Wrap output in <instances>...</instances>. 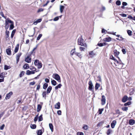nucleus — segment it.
<instances>
[{
	"label": "nucleus",
	"instance_id": "f257e3e1",
	"mask_svg": "<svg viewBox=\"0 0 135 135\" xmlns=\"http://www.w3.org/2000/svg\"><path fill=\"white\" fill-rule=\"evenodd\" d=\"M78 44L79 45L83 46L85 47H87V45L84 42L82 36H81L80 37H79L78 39Z\"/></svg>",
	"mask_w": 135,
	"mask_h": 135
},
{
	"label": "nucleus",
	"instance_id": "f03ea898",
	"mask_svg": "<svg viewBox=\"0 0 135 135\" xmlns=\"http://www.w3.org/2000/svg\"><path fill=\"white\" fill-rule=\"evenodd\" d=\"M34 64L36 66H37V68L38 69H40L42 67V64L41 62H39L38 60H36L35 61Z\"/></svg>",
	"mask_w": 135,
	"mask_h": 135
},
{
	"label": "nucleus",
	"instance_id": "7ed1b4c3",
	"mask_svg": "<svg viewBox=\"0 0 135 135\" xmlns=\"http://www.w3.org/2000/svg\"><path fill=\"white\" fill-rule=\"evenodd\" d=\"M52 77L54 78L57 80L59 82H61L60 78L59 75L56 74H54L53 75Z\"/></svg>",
	"mask_w": 135,
	"mask_h": 135
},
{
	"label": "nucleus",
	"instance_id": "20e7f679",
	"mask_svg": "<svg viewBox=\"0 0 135 135\" xmlns=\"http://www.w3.org/2000/svg\"><path fill=\"white\" fill-rule=\"evenodd\" d=\"M89 86L88 88V89L90 90L91 91L93 88V85L92 83V82L91 81H90L89 83Z\"/></svg>",
	"mask_w": 135,
	"mask_h": 135
},
{
	"label": "nucleus",
	"instance_id": "39448f33",
	"mask_svg": "<svg viewBox=\"0 0 135 135\" xmlns=\"http://www.w3.org/2000/svg\"><path fill=\"white\" fill-rule=\"evenodd\" d=\"M102 98L101 100V104L102 105H104L105 103L106 99L105 97L103 95L102 96Z\"/></svg>",
	"mask_w": 135,
	"mask_h": 135
},
{
	"label": "nucleus",
	"instance_id": "423d86ee",
	"mask_svg": "<svg viewBox=\"0 0 135 135\" xmlns=\"http://www.w3.org/2000/svg\"><path fill=\"white\" fill-rule=\"evenodd\" d=\"M13 94V93L12 91L8 93L7 94L6 97L5 99H9L11 96Z\"/></svg>",
	"mask_w": 135,
	"mask_h": 135
},
{
	"label": "nucleus",
	"instance_id": "0eeeda50",
	"mask_svg": "<svg viewBox=\"0 0 135 135\" xmlns=\"http://www.w3.org/2000/svg\"><path fill=\"white\" fill-rule=\"evenodd\" d=\"M112 40V38L110 37H106L104 38L103 40V41L105 42H109L111 41Z\"/></svg>",
	"mask_w": 135,
	"mask_h": 135
},
{
	"label": "nucleus",
	"instance_id": "6e6552de",
	"mask_svg": "<svg viewBox=\"0 0 135 135\" xmlns=\"http://www.w3.org/2000/svg\"><path fill=\"white\" fill-rule=\"evenodd\" d=\"M21 55L22 54L21 53H19L16 56L17 63L19 61L20 59V56H21Z\"/></svg>",
	"mask_w": 135,
	"mask_h": 135
},
{
	"label": "nucleus",
	"instance_id": "1a4fd4ad",
	"mask_svg": "<svg viewBox=\"0 0 135 135\" xmlns=\"http://www.w3.org/2000/svg\"><path fill=\"white\" fill-rule=\"evenodd\" d=\"M25 61L28 63H30L31 61V58L29 56H27L25 58Z\"/></svg>",
	"mask_w": 135,
	"mask_h": 135
},
{
	"label": "nucleus",
	"instance_id": "9d476101",
	"mask_svg": "<svg viewBox=\"0 0 135 135\" xmlns=\"http://www.w3.org/2000/svg\"><path fill=\"white\" fill-rule=\"evenodd\" d=\"M116 122L115 120H113L111 124V126L112 128H113L116 125Z\"/></svg>",
	"mask_w": 135,
	"mask_h": 135
},
{
	"label": "nucleus",
	"instance_id": "9b49d317",
	"mask_svg": "<svg viewBox=\"0 0 135 135\" xmlns=\"http://www.w3.org/2000/svg\"><path fill=\"white\" fill-rule=\"evenodd\" d=\"M114 54L115 56H116L117 57H118V59H119V57H118V56L120 53V52L119 51H118L116 50H114Z\"/></svg>",
	"mask_w": 135,
	"mask_h": 135
},
{
	"label": "nucleus",
	"instance_id": "f8f14e48",
	"mask_svg": "<svg viewBox=\"0 0 135 135\" xmlns=\"http://www.w3.org/2000/svg\"><path fill=\"white\" fill-rule=\"evenodd\" d=\"M6 38L7 40L9 38V32L7 30H6Z\"/></svg>",
	"mask_w": 135,
	"mask_h": 135
},
{
	"label": "nucleus",
	"instance_id": "ddd939ff",
	"mask_svg": "<svg viewBox=\"0 0 135 135\" xmlns=\"http://www.w3.org/2000/svg\"><path fill=\"white\" fill-rule=\"evenodd\" d=\"M6 52L7 54L8 55H11V49L8 48L6 50Z\"/></svg>",
	"mask_w": 135,
	"mask_h": 135
},
{
	"label": "nucleus",
	"instance_id": "4468645a",
	"mask_svg": "<svg viewBox=\"0 0 135 135\" xmlns=\"http://www.w3.org/2000/svg\"><path fill=\"white\" fill-rule=\"evenodd\" d=\"M35 73V72L34 71L27 70V71L26 74L27 75H29L31 74H34Z\"/></svg>",
	"mask_w": 135,
	"mask_h": 135
},
{
	"label": "nucleus",
	"instance_id": "2eb2a0df",
	"mask_svg": "<svg viewBox=\"0 0 135 135\" xmlns=\"http://www.w3.org/2000/svg\"><path fill=\"white\" fill-rule=\"evenodd\" d=\"M128 97L126 96H124L122 98V101L123 102H126L127 100Z\"/></svg>",
	"mask_w": 135,
	"mask_h": 135
},
{
	"label": "nucleus",
	"instance_id": "dca6fc26",
	"mask_svg": "<svg viewBox=\"0 0 135 135\" xmlns=\"http://www.w3.org/2000/svg\"><path fill=\"white\" fill-rule=\"evenodd\" d=\"M55 108L57 109H59L60 108V102H58L55 105Z\"/></svg>",
	"mask_w": 135,
	"mask_h": 135
},
{
	"label": "nucleus",
	"instance_id": "f3484780",
	"mask_svg": "<svg viewBox=\"0 0 135 135\" xmlns=\"http://www.w3.org/2000/svg\"><path fill=\"white\" fill-rule=\"evenodd\" d=\"M60 12L61 13H62L63 12V10L64 9L65 7L64 6L61 5H60Z\"/></svg>",
	"mask_w": 135,
	"mask_h": 135
},
{
	"label": "nucleus",
	"instance_id": "a211bd4d",
	"mask_svg": "<svg viewBox=\"0 0 135 135\" xmlns=\"http://www.w3.org/2000/svg\"><path fill=\"white\" fill-rule=\"evenodd\" d=\"M42 108L40 104H38L37 109V111L38 112H40Z\"/></svg>",
	"mask_w": 135,
	"mask_h": 135
},
{
	"label": "nucleus",
	"instance_id": "6ab92c4d",
	"mask_svg": "<svg viewBox=\"0 0 135 135\" xmlns=\"http://www.w3.org/2000/svg\"><path fill=\"white\" fill-rule=\"evenodd\" d=\"M18 98L17 99L16 101V102L17 104H19L20 103H22L23 102L22 101L21 98H20L19 100H18Z\"/></svg>",
	"mask_w": 135,
	"mask_h": 135
},
{
	"label": "nucleus",
	"instance_id": "aec40b11",
	"mask_svg": "<svg viewBox=\"0 0 135 135\" xmlns=\"http://www.w3.org/2000/svg\"><path fill=\"white\" fill-rule=\"evenodd\" d=\"M52 88L51 86H49L47 88V93L48 94L49 93L51 90Z\"/></svg>",
	"mask_w": 135,
	"mask_h": 135
},
{
	"label": "nucleus",
	"instance_id": "412c9836",
	"mask_svg": "<svg viewBox=\"0 0 135 135\" xmlns=\"http://www.w3.org/2000/svg\"><path fill=\"white\" fill-rule=\"evenodd\" d=\"M134 123V121L132 119H131L129 121V123L131 125H133Z\"/></svg>",
	"mask_w": 135,
	"mask_h": 135
},
{
	"label": "nucleus",
	"instance_id": "4be33fe9",
	"mask_svg": "<svg viewBox=\"0 0 135 135\" xmlns=\"http://www.w3.org/2000/svg\"><path fill=\"white\" fill-rule=\"evenodd\" d=\"M75 48H74V49H72L70 52V54L72 55H73L74 54H75Z\"/></svg>",
	"mask_w": 135,
	"mask_h": 135
},
{
	"label": "nucleus",
	"instance_id": "5701e85b",
	"mask_svg": "<svg viewBox=\"0 0 135 135\" xmlns=\"http://www.w3.org/2000/svg\"><path fill=\"white\" fill-rule=\"evenodd\" d=\"M19 44H17L16 46V47L15 48V49L14 50V52L16 53L17 52L18 49H19Z\"/></svg>",
	"mask_w": 135,
	"mask_h": 135
},
{
	"label": "nucleus",
	"instance_id": "b1692460",
	"mask_svg": "<svg viewBox=\"0 0 135 135\" xmlns=\"http://www.w3.org/2000/svg\"><path fill=\"white\" fill-rule=\"evenodd\" d=\"M23 68L26 69H28L29 68V65L28 64H25L23 66Z\"/></svg>",
	"mask_w": 135,
	"mask_h": 135
},
{
	"label": "nucleus",
	"instance_id": "393cba45",
	"mask_svg": "<svg viewBox=\"0 0 135 135\" xmlns=\"http://www.w3.org/2000/svg\"><path fill=\"white\" fill-rule=\"evenodd\" d=\"M100 85L99 84L97 83L95 85V89L96 90H97L98 88L100 87Z\"/></svg>",
	"mask_w": 135,
	"mask_h": 135
},
{
	"label": "nucleus",
	"instance_id": "a878e982",
	"mask_svg": "<svg viewBox=\"0 0 135 135\" xmlns=\"http://www.w3.org/2000/svg\"><path fill=\"white\" fill-rule=\"evenodd\" d=\"M49 126L51 131L52 132L53 131V126L52 124L50 123L49 124Z\"/></svg>",
	"mask_w": 135,
	"mask_h": 135
},
{
	"label": "nucleus",
	"instance_id": "bb28decb",
	"mask_svg": "<svg viewBox=\"0 0 135 135\" xmlns=\"http://www.w3.org/2000/svg\"><path fill=\"white\" fill-rule=\"evenodd\" d=\"M46 92L45 91H44L43 92L42 95V97L44 98L45 99L46 98Z\"/></svg>",
	"mask_w": 135,
	"mask_h": 135
},
{
	"label": "nucleus",
	"instance_id": "cd10ccee",
	"mask_svg": "<svg viewBox=\"0 0 135 135\" xmlns=\"http://www.w3.org/2000/svg\"><path fill=\"white\" fill-rule=\"evenodd\" d=\"M62 86V85L61 84H59L58 85L56 86L55 87V89L57 90L58 88H60Z\"/></svg>",
	"mask_w": 135,
	"mask_h": 135
},
{
	"label": "nucleus",
	"instance_id": "c85d7f7f",
	"mask_svg": "<svg viewBox=\"0 0 135 135\" xmlns=\"http://www.w3.org/2000/svg\"><path fill=\"white\" fill-rule=\"evenodd\" d=\"M15 32L16 30H13L12 31L11 36V38H12L13 37Z\"/></svg>",
	"mask_w": 135,
	"mask_h": 135
},
{
	"label": "nucleus",
	"instance_id": "c756f323",
	"mask_svg": "<svg viewBox=\"0 0 135 135\" xmlns=\"http://www.w3.org/2000/svg\"><path fill=\"white\" fill-rule=\"evenodd\" d=\"M4 74L5 73L4 72H3L1 73L0 74V78H3V79L4 78Z\"/></svg>",
	"mask_w": 135,
	"mask_h": 135
},
{
	"label": "nucleus",
	"instance_id": "7c9ffc66",
	"mask_svg": "<svg viewBox=\"0 0 135 135\" xmlns=\"http://www.w3.org/2000/svg\"><path fill=\"white\" fill-rule=\"evenodd\" d=\"M51 84L52 85L54 86H55L56 85V81L55 80H52L51 81Z\"/></svg>",
	"mask_w": 135,
	"mask_h": 135
},
{
	"label": "nucleus",
	"instance_id": "2f4dec72",
	"mask_svg": "<svg viewBox=\"0 0 135 135\" xmlns=\"http://www.w3.org/2000/svg\"><path fill=\"white\" fill-rule=\"evenodd\" d=\"M37 135H41L42 134V131L41 130H39L37 132Z\"/></svg>",
	"mask_w": 135,
	"mask_h": 135
},
{
	"label": "nucleus",
	"instance_id": "473e14b6",
	"mask_svg": "<svg viewBox=\"0 0 135 135\" xmlns=\"http://www.w3.org/2000/svg\"><path fill=\"white\" fill-rule=\"evenodd\" d=\"M48 84L46 83H45L43 86V88L44 89H46L48 86Z\"/></svg>",
	"mask_w": 135,
	"mask_h": 135
},
{
	"label": "nucleus",
	"instance_id": "72a5a7b5",
	"mask_svg": "<svg viewBox=\"0 0 135 135\" xmlns=\"http://www.w3.org/2000/svg\"><path fill=\"white\" fill-rule=\"evenodd\" d=\"M30 127L32 129H35L36 127V125L35 124H31Z\"/></svg>",
	"mask_w": 135,
	"mask_h": 135
},
{
	"label": "nucleus",
	"instance_id": "f704fd0d",
	"mask_svg": "<svg viewBox=\"0 0 135 135\" xmlns=\"http://www.w3.org/2000/svg\"><path fill=\"white\" fill-rule=\"evenodd\" d=\"M10 68V66H8L7 65H5L4 66V69L5 70H7L8 69H9Z\"/></svg>",
	"mask_w": 135,
	"mask_h": 135
},
{
	"label": "nucleus",
	"instance_id": "c9c22d12",
	"mask_svg": "<svg viewBox=\"0 0 135 135\" xmlns=\"http://www.w3.org/2000/svg\"><path fill=\"white\" fill-rule=\"evenodd\" d=\"M14 27L13 25V23H11V24L10 25L9 27V30H11L13 29Z\"/></svg>",
	"mask_w": 135,
	"mask_h": 135
},
{
	"label": "nucleus",
	"instance_id": "e433bc0d",
	"mask_svg": "<svg viewBox=\"0 0 135 135\" xmlns=\"http://www.w3.org/2000/svg\"><path fill=\"white\" fill-rule=\"evenodd\" d=\"M6 21H7V22L9 23H13V22L11 20H9L8 18H7L6 19Z\"/></svg>",
	"mask_w": 135,
	"mask_h": 135
},
{
	"label": "nucleus",
	"instance_id": "4c0bfd02",
	"mask_svg": "<svg viewBox=\"0 0 135 135\" xmlns=\"http://www.w3.org/2000/svg\"><path fill=\"white\" fill-rule=\"evenodd\" d=\"M75 54L76 56H78L80 58L81 57V55L80 53L76 52L75 53Z\"/></svg>",
	"mask_w": 135,
	"mask_h": 135
},
{
	"label": "nucleus",
	"instance_id": "58836bf2",
	"mask_svg": "<svg viewBox=\"0 0 135 135\" xmlns=\"http://www.w3.org/2000/svg\"><path fill=\"white\" fill-rule=\"evenodd\" d=\"M110 59H111L112 60H114V61H115L116 62H117V63H118V61H117L114 58V57L113 56H110Z\"/></svg>",
	"mask_w": 135,
	"mask_h": 135
},
{
	"label": "nucleus",
	"instance_id": "ea45409f",
	"mask_svg": "<svg viewBox=\"0 0 135 135\" xmlns=\"http://www.w3.org/2000/svg\"><path fill=\"white\" fill-rule=\"evenodd\" d=\"M42 115H41L39 117L38 120L39 121H42L43 120Z\"/></svg>",
	"mask_w": 135,
	"mask_h": 135
},
{
	"label": "nucleus",
	"instance_id": "a19ab883",
	"mask_svg": "<svg viewBox=\"0 0 135 135\" xmlns=\"http://www.w3.org/2000/svg\"><path fill=\"white\" fill-rule=\"evenodd\" d=\"M103 109H99L98 111L99 112V114H102L103 111Z\"/></svg>",
	"mask_w": 135,
	"mask_h": 135
},
{
	"label": "nucleus",
	"instance_id": "79ce46f5",
	"mask_svg": "<svg viewBox=\"0 0 135 135\" xmlns=\"http://www.w3.org/2000/svg\"><path fill=\"white\" fill-rule=\"evenodd\" d=\"M112 132V131L111 129H108L107 131V135H109L110 133Z\"/></svg>",
	"mask_w": 135,
	"mask_h": 135
},
{
	"label": "nucleus",
	"instance_id": "37998d69",
	"mask_svg": "<svg viewBox=\"0 0 135 135\" xmlns=\"http://www.w3.org/2000/svg\"><path fill=\"white\" fill-rule=\"evenodd\" d=\"M121 3L120 1L119 0L117 1L116 2V4L118 6L120 5L121 4Z\"/></svg>",
	"mask_w": 135,
	"mask_h": 135
},
{
	"label": "nucleus",
	"instance_id": "c03bdc74",
	"mask_svg": "<svg viewBox=\"0 0 135 135\" xmlns=\"http://www.w3.org/2000/svg\"><path fill=\"white\" fill-rule=\"evenodd\" d=\"M24 71H23L21 72L19 75L20 77L21 78L24 75Z\"/></svg>",
	"mask_w": 135,
	"mask_h": 135
},
{
	"label": "nucleus",
	"instance_id": "a18cd8bd",
	"mask_svg": "<svg viewBox=\"0 0 135 135\" xmlns=\"http://www.w3.org/2000/svg\"><path fill=\"white\" fill-rule=\"evenodd\" d=\"M130 92L129 93V94L130 95H132L134 93V90H133L132 89H131L130 90Z\"/></svg>",
	"mask_w": 135,
	"mask_h": 135
},
{
	"label": "nucleus",
	"instance_id": "49530a36",
	"mask_svg": "<svg viewBox=\"0 0 135 135\" xmlns=\"http://www.w3.org/2000/svg\"><path fill=\"white\" fill-rule=\"evenodd\" d=\"M42 36V34H40L39 35L38 37H37V40H39L40 38Z\"/></svg>",
	"mask_w": 135,
	"mask_h": 135
},
{
	"label": "nucleus",
	"instance_id": "de8ad7c7",
	"mask_svg": "<svg viewBox=\"0 0 135 135\" xmlns=\"http://www.w3.org/2000/svg\"><path fill=\"white\" fill-rule=\"evenodd\" d=\"M79 49L81 51H84L85 49V48L81 46H80L79 47Z\"/></svg>",
	"mask_w": 135,
	"mask_h": 135
},
{
	"label": "nucleus",
	"instance_id": "09e8293b",
	"mask_svg": "<svg viewBox=\"0 0 135 135\" xmlns=\"http://www.w3.org/2000/svg\"><path fill=\"white\" fill-rule=\"evenodd\" d=\"M131 104V102H129L127 103H126L124 104V105L125 106H126L127 105H129Z\"/></svg>",
	"mask_w": 135,
	"mask_h": 135
},
{
	"label": "nucleus",
	"instance_id": "8fccbe9b",
	"mask_svg": "<svg viewBox=\"0 0 135 135\" xmlns=\"http://www.w3.org/2000/svg\"><path fill=\"white\" fill-rule=\"evenodd\" d=\"M128 35L129 36L132 35V32L130 30H128L127 31Z\"/></svg>",
	"mask_w": 135,
	"mask_h": 135
},
{
	"label": "nucleus",
	"instance_id": "3c124183",
	"mask_svg": "<svg viewBox=\"0 0 135 135\" xmlns=\"http://www.w3.org/2000/svg\"><path fill=\"white\" fill-rule=\"evenodd\" d=\"M122 109L124 111H126L128 109V108L127 107H124L122 108Z\"/></svg>",
	"mask_w": 135,
	"mask_h": 135
},
{
	"label": "nucleus",
	"instance_id": "603ef678",
	"mask_svg": "<svg viewBox=\"0 0 135 135\" xmlns=\"http://www.w3.org/2000/svg\"><path fill=\"white\" fill-rule=\"evenodd\" d=\"M83 128L84 129L86 130L88 129V126L87 125H84Z\"/></svg>",
	"mask_w": 135,
	"mask_h": 135
},
{
	"label": "nucleus",
	"instance_id": "864d4df0",
	"mask_svg": "<svg viewBox=\"0 0 135 135\" xmlns=\"http://www.w3.org/2000/svg\"><path fill=\"white\" fill-rule=\"evenodd\" d=\"M97 79H98V80L100 82H101L102 81V80L100 77V76H98L97 77Z\"/></svg>",
	"mask_w": 135,
	"mask_h": 135
},
{
	"label": "nucleus",
	"instance_id": "5fc2aeb1",
	"mask_svg": "<svg viewBox=\"0 0 135 135\" xmlns=\"http://www.w3.org/2000/svg\"><path fill=\"white\" fill-rule=\"evenodd\" d=\"M59 17H56L54 19V21H56L58 20L59 19Z\"/></svg>",
	"mask_w": 135,
	"mask_h": 135
},
{
	"label": "nucleus",
	"instance_id": "6e6d98bb",
	"mask_svg": "<svg viewBox=\"0 0 135 135\" xmlns=\"http://www.w3.org/2000/svg\"><path fill=\"white\" fill-rule=\"evenodd\" d=\"M89 54L90 55H92L93 56L95 55V54L93 53V51L90 52L89 53Z\"/></svg>",
	"mask_w": 135,
	"mask_h": 135
},
{
	"label": "nucleus",
	"instance_id": "4d7b16f0",
	"mask_svg": "<svg viewBox=\"0 0 135 135\" xmlns=\"http://www.w3.org/2000/svg\"><path fill=\"white\" fill-rule=\"evenodd\" d=\"M120 15L122 17H127V15L126 14H120Z\"/></svg>",
	"mask_w": 135,
	"mask_h": 135
},
{
	"label": "nucleus",
	"instance_id": "13d9d810",
	"mask_svg": "<svg viewBox=\"0 0 135 135\" xmlns=\"http://www.w3.org/2000/svg\"><path fill=\"white\" fill-rule=\"evenodd\" d=\"M4 112H2L0 113V119H1V118L4 115Z\"/></svg>",
	"mask_w": 135,
	"mask_h": 135
},
{
	"label": "nucleus",
	"instance_id": "bf43d9fd",
	"mask_svg": "<svg viewBox=\"0 0 135 135\" xmlns=\"http://www.w3.org/2000/svg\"><path fill=\"white\" fill-rule=\"evenodd\" d=\"M57 114L59 115H61V112L60 110H59L57 111Z\"/></svg>",
	"mask_w": 135,
	"mask_h": 135
},
{
	"label": "nucleus",
	"instance_id": "052dcab7",
	"mask_svg": "<svg viewBox=\"0 0 135 135\" xmlns=\"http://www.w3.org/2000/svg\"><path fill=\"white\" fill-rule=\"evenodd\" d=\"M5 126V125L4 124H3L0 127V129L1 130H3Z\"/></svg>",
	"mask_w": 135,
	"mask_h": 135
},
{
	"label": "nucleus",
	"instance_id": "680f3d73",
	"mask_svg": "<svg viewBox=\"0 0 135 135\" xmlns=\"http://www.w3.org/2000/svg\"><path fill=\"white\" fill-rule=\"evenodd\" d=\"M123 38L121 36H120L118 37V39H117V40H123Z\"/></svg>",
	"mask_w": 135,
	"mask_h": 135
},
{
	"label": "nucleus",
	"instance_id": "e2e57ef3",
	"mask_svg": "<svg viewBox=\"0 0 135 135\" xmlns=\"http://www.w3.org/2000/svg\"><path fill=\"white\" fill-rule=\"evenodd\" d=\"M77 134V135H84V133L82 132H78Z\"/></svg>",
	"mask_w": 135,
	"mask_h": 135
},
{
	"label": "nucleus",
	"instance_id": "0e129e2a",
	"mask_svg": "<svg viewBox=\"0 0 135 135\" xmlns=\"http://www.w3.org/2000/svg\"><path fill=\"white\" fill-rule=\"evenodd\" d=\"M122 4L123 5V6H126L127 5V4L126 2H123L122 3Z\"/></svg>",
	"mask_w": 135,
	"mask_h": 135
},
{
	"label": "nucleus",
	"instance_id": "69168bd1",
	"mask_svg": "<svg viewBox=\"0 0 135 135\" xmlns=\"http://www.w3.org/2000/svg\"><path fill=\"white\" fill-rule=\"evenodd\" d=\"M98 46H99L101 47L103 46V43H99L98 44Z\"/></svg>",
	"mask_w": 135,
	"mask_h": 135
},
{
	"label": "nucleus",
	"instance_id": "338daca9",
	"mask_svg": "<svg viewBox=\"0 0 135 135\" xmlns=\"http://www.w3.org/2000/svg\"><path fill=\"white\" fill-rule=\"evenodd\" d=\"M122 51L124 54H125L126 53V51L124 49H123L122 50Z\"/></svg>",
	"mask_w": 135,
	"mask_h": 135
},
{
	"label": "nucleus",
	"instance_id": "774afa93",
	"mask_svg": "<svg viewBox=\"0 0 135 135\" xmlns=\"http://www.w3.org/2000/svg\"><path fill=\"white\" fill-rule=\"evenodd\" d=\"M35 84V82L34 81L31 82L30 83V85H33Z\"/></svg>",
	"mask_w": 135,
	"mask_h": 135
}]
</instances>
